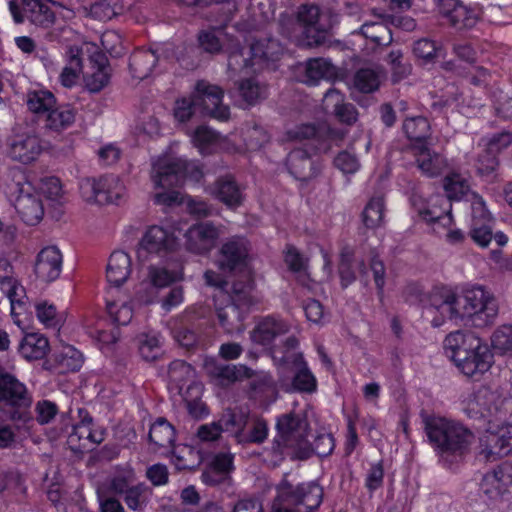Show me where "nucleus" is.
I'll use <instances>...</instances> for the list:
<instances>
[{"label":"nucleus","instance_id":"nucleus-12","mask_svg":"<svg viewBox=\"0 0 512 512\" xmlns=\"http://www.w3.org/2000/svg\"><path fill=\"white\" fill-rule=\"evenodd\" d=\"M249 253V242L244 237L233 236L227 239L219 250V268L225 272L242 270L248 264Z\"/></svg>","mask_w":512,"mask_h":512},{"label":"nucleus","instance_id":"nucleus-55","mask_svg":"<svg viewBox=\"0 0 512 512\" xmlns=\"http://www.w3.org/2000/svg\"><path fill=\"white\" fill-rule=\"evenodd\" d=\"M107 312L113 323L127 325L133 317L132 307L126 302H107Z\"/></svg>","mask_w":512,"mask_h":512},{"label":"nucleus","instance_id":"nucleus-45","mask_svg":"<svg viewBox=\"0 0 512 512\" xmlns=\"http://www.w3.org/2000/svg\"><path fill=\"white\" fill-rule=\"evenodd\" d=\"M444 189L449 200H461L472 193L468 181L456 173L446 176Z\"/></svg>","mask_w":512,"mask_h":512},{"label":"nucleus","instance_id":"nucleus-43","mask_svg":"<svg viewBox=\"0 0 512 512\" xmlns=\"http://www.w3.org/2000/svg\"><path fill=\"white\" fill-rule=\"evenodd\" d=\"M201 461L200 452L188 445H180L173 452V463L178 470H193Z\"/></svg>","mask_w":512,"mask_h":512},{"label":"nucleus","instance_id":"nucleus-39","mask_svg":"<svg viewBox=\"0 0 512 512\" xmlns=\"http://www.w3.org/2000/svg\"><path fill=\"white\" fill-rule=\"evenodd\" d=\"M148 438L155 448H167L175 441V429L165 418L160 417L150 426Z\"/></svg>","mask_w":512,"mask_h":512},{"label":"nucleus","instance_id":"nucleus-19","mask_svg":"<svg viewBox=\"0 0 512 512\" xmlns=\"http://www.w3.org/2000/svg\"><path fill=\"white\" fill-rule=\"evenodd\" d=\"M163 49H139L129 59V69L133 78L143 80L151 75L157 63L163 59Z\"/></svg>","mask_w":512,"mask_h":512},{"label":"nucleus","instance_id":"nucleus-8","mask_svg":"<svg viewBox=\"0 0 512 512\" xmlns=\"http://www.w3.org/2000/svg\"><path fill=\"white\" fill-rule=\"evenodd\" d=\"M12 173L13 183L9 185V190L15 195V209L27 225H36L44 215L42 200L21 170L15 169Z\"/></svg>","mask_w":512,"mask_h":512},{"label":"nucleus","instance_id":"nucleus-2","mask_svg":"<svg viewBox=\"0 0 512 512\" xmlns=\"http://www.w3.org/2000/svg\"><path fill=\"white\" fill-rule=\"evenodd\" d=\"M421 417L429 443L440 458L450 462L469 452L474 440L471 430L445 417L425 413Z\"/></svg>","mask_w":512,"mask_h":512},{"label":"nucleus","instance_id":"nucleus-22","mask_svg":"<svg viewBox=\"0 0 512 512\" xmlns=\"http://www.w3.org/2000/svg\"><path fill=\"white\" fill-rule=\"evenodd\" d=\"M416 158L417 167L428 176L435 177L440 175L447 166L446 159L439 153L432 151L428 144L411 145Z\"/></svg>","mask_w":512,"mask_h":512},{"label":"nucleus","instance_id":"nucleus-38","mask_svg":"<svg viewBox=\"0 0 512 512\" xmlns=\"http://www.w3.org/2000/svg\"><path fill=\"white\" fill-rule=\"evenodd\" d=\"M56 103V97L48 90H31L26 95V104L29 111L36 114L39 119H42Z\"/></svg>","mask_w":512,"mask_h":512},{"label":"nucleus","instance_id":"nucleus-52","mask_svg":"<svg viewBox=\"0 0 512 512\" xmlns=\"http://www.w3.org/2000/svg\"><path fill=\"white\" fill-rule=\"evenodd\" d=\"M173 337L181 347L190 350L199 344L200 333L194 326L181 324L173 329Z\"/></svg>","mask_w":512,"mask_h":512},{"label":"nucleus","instance_id":"nucleus-26","mask_svg":"<svg viewBox=\"0 0 512 512\" xmlns=\"http://www.w3.org/2000/svg\"><path fill=\"white\" fill-rule=\"evenodd\" d=\"M212 194L230 209H236L242 205L244 200L240 186L230 175L220 177L215 181Z\"/></svg>","mask_w":512,"mask_h":512},{"label":"nucleus","instance_id":"nucleus-32","mask_svg":"<svg viewBox=\"0 0 512 512\" xmlns=\"http://www.w3.org/2000/svg\"><path fill=\"white\" fill-rule=\"evenodd\" d=\"M76 110L70 105L57 104L42 118L44 128L53 132H61L75 122Z\"/></svg>","mask_w":512,"mask_h":512},{"label":"nucleus","instance_id":"nucleus-37","mask_svg":"<svg viewBox=\"0 0 512 512\" xmlns=\"http://www.w3.org/2000/svg\"><path fill=\"white\" fill-rule=\"evenodd\" d=\"M282 46L273 38L260 39L250 45L248 54H252L258 66L264 62L278 60L282 54Z\"/></svg>","mask_w":512,"mask_h":512},{"label":"nucleus","instance_id":"nucleus-59","mask_svg":"<svg viewBox=\"0 0 512 512\" xmlns=\"http://www.w3.org/2000/svg\"><path fill=\"white\" fill-rule=\"evenodd\" d=\"M492 346L500 353L512 354V325H503L493 333Z\"/></svg>","mask_w":512,"mask_h":512},{"label":"nucleus","instance_id":"nucleus-48","mask_svg":"<svg viewBox=\"0 0 512 512\" xmlns=\"http://www.w3.org/2000/svg\"><path fill=\"white\" fill-rule=\"evenodd\" d=\"M457 296L449 293L442 296L440 300L432 298L433 307L441 314L443 318L450 320L463 319L460 307L456 304Z\"/></svg>","mask_w":512,"mask_h":512},{"label":"nucleus","instance_id":"nucleus-35","mask_svg":"<svg viewBox=\"0 0 512 512\" xmlns=\"http://www.w3.org/2000/svg\"><path fill=\"white\" fill-rule=\"evenodd\" d=\"M254 290V282L250 277H246L245 280H236L232 284L231 293L226 294L219 292L217 296L223 300L234 302L242 309H249L254 304L252 292Z\"/></svg>","mask_w":512,"mask_h":512},{"label":"nucleus","instance_id":"nucleus-33","mask_svg":"<svg viewBox=\"0 0 512 512\" xmlns=\"http://www.w3.org/2000/svg\"><path fill=\"white\" fill-rule=\"evenodd\" d=\"M292 362L297 368L293 379V390L304 393H313L317 388V381L313 373L307 366L302 353L294 354Z\"/></svg>","mask_w":512,"mask_h":512},{"label":"nucleus","instance_id":"nucleus-40","mask_svg":"<svg viewBox=\"0 0 512 512\" xmlns=\"http://www.w3.org/2000/svg\"><path fill=\"white\" fill-rule=\"evenodd\" d=\"M125 187L116 175H105L101 177V190L99 204H118L123 198Z\"/></svg>","mask_w":512,"mask_h":512},{"label":"nucleus","instance_id":"nucleus-34","mask_svg":"<svg viewBox=\"0 0 512 512\" xmlns=\"http://www.w3.org/2000/svg\"><path fill=\"white\" fill-rule=\"evenodd\" d=\"M402 128L407 138L412 142V145L428 144L431 136V127L425 117H406Z\"/></svg>","mask_w":512,"mask_h":512},{"label":"nucleus","instance_id":"nucleus-61","mask_svg":"<svg viewBox=\"0 0 512 512\" xmlns=\"http://www.w3.org/2000/svg\"><path fill=\"white\" fill-rule=\"evenodd\" d=\"M413 52L416 57L428 62L440 56L442 48L432 40L420 39L414 43Z\"/></svg>","mask_w":512,"mask_h":512},{"label":"nucleus","instance_id":"nucleus-46","mask_svg":"<svg viewBox=\"0 0 512 512\" xmlns=\"http://www.w3.org/2000/svg\"><path fill=\"white\" fill-rule=\"evenodd\" d=\"M353 257L354 251L351 247L346 245L341 249L338 273L343 288L348 287L356 280V274L353 269Z\"/></svg>","mask_w":512,"mask_h":512},{"label":"nucleus","instance_id":"nucleus-17","mask_svg":"<svg viewBox=\"0 0 512 512\" xmlns=\"http://www.w3.org/2000/svg\"><path fill=\"white\" fill-rule=\"evenodd\" d=\"M456 366L467 377H478L489 370L493 362V355L487 347H480L467 353L461 351L458 359L454 361Z\"/></svg>","mask_w":512,"mask_h":512},{"label":"nucleus","instance_id":"nucleus-64","mask_svg":"<svg viewBox=\"0 0 512 512\" xmlns=\"http://www.w3.org/2000/svg\"><path fill=\"white\" fill-rule=\"evenodd\" d=\"M160 351L159 339L156 335L142 334L139 337V352L147 361L155 360Z\"/></svg>","mask_w":512,"mask_h":512},{"label":"nucleus","instance_id":"nucleus-14","mask_svg":"<svg viewBox=\"0 0 512 512\" xmlns=\"http://www.w3.org/2000/svg\"><path fill=\"white\" fill-rule=\"evenodd\" d=\"M286 166L289 173L298 181L308 182L321 171V163L306 149H293L286 158Z\"/></svg>","mask_w":512,"mask_h":512},{"label":"nucleus","instance_id":"nucleus-30","mask_svg":"<svg viewBox=\"0 0 512 512\" xmlns=\"http://www.w3.org/2000/svg\"><path fill=\"white\" fill-rule=\"evenodd\" d=\"M26 19L39 27L49 28L56 20L55 13L42 0H21Z\"/></svg>","mask_w":512,"mask_h":512},{"label":"nucleus","instance_id":"nucleus-57","mask_svg":"<svg viewBox=\"0 0 512 512\" xmlns=\"http://www.w3.org/2000/svg\"><path fill=\"white\" fill-rule=\"evenodd\" d=\"M450 25L458 30L470 29L477 23L476 16L466 6L460 4L454 9L450 19Z\"/></svg>","mask_w":512,"mask_h":512},{"label":"nucleus","instance_id":"nucleus-21","mask_svg":"<svg viewBox=\"0 0 512 512\" xmlns=\"http://www.w3.org/2000/svg\"><path fill=\"white\" fill-rule=\"evenodd\" d=\"M480 347H487V344L482 342V340L471 331H460L457 330L455 332H451L446 336L444 340V348L448 352H451V359L453 361L458 359V354L461 351L472 353V351L476 349H480Z\"/></svg>","mask_w":512,"mask_h":512},{"label":"nucleus","instance_id":"nucleus-29","mask_svg":"<svg viewBox=\"0 0 512 512\" xmlns=\"http://www.w3.org/2000/svg\"><path fill=\"white\" fill-rule=\"evenodd\" d=\"M131 273V259L124 251H114L108 261L106 277L110 284L121 286Z\"/></svg>","mask_w":512,"mask_h":512},{"label":"nucleus","instance_id":"nucleus-51","mask_svg":"<svg viewBox=\"0 0 512 512\" xmlns=\"http://www.w3.org/2000/svg\"><path fill=\"white\" fill-rule=\"evenodd\" d=\"M148 277L150 283L157 288H164L172 284L173 282L181 279L182 271L173 270L170 271L163 267L151 266L149 268Z\"/></svg>","mask_w":512,"mask_h":512},{"label":"nucleus","instance_id":"nucleus-28","mask_svg":"<svg viewBox=\"0 0 512 512\" xmlns=\"http://www.w3.org/2000/svg\"><path fill=\"white\" fill-rule=\"evenodd\" d=\"M217 421L222 433H230L237 443H239L240 433H242L249 424V412L241 408H228L223 411Z\"/></svg>","mask_w":512,"mask_h":512},{"label":"nucleus","instance_id":"nucleus-62","mask_svg":"<svg viewBox=\"0 0 512 512\" xmlns=\"http://www.w3.org/2000/svg\"><path fill=\"white\" fill-rule=\"evenodd\" d=\"M469 235L477 245L487 247L493 239L492 222L471 224Z\"/></svg>","mask_w":512,"mask_h":512},{"label":"nucleus","instance_id":"nucleus-5","mask_svg":"<svg viewBox=\"0 0 512 512\" xmlns=\"http://www.w3.org/2000/svg\"><path fill=\"white\" fill-rule=\"evenodd\" d=\"M32 396L26 386L14 375L5 376L0 382V413L4 419L28 424L33 420Z\"/></svg>","mask_w":512,"mask_h":512},{"label":"nucleus","instance_id":"nucleus-15","mask_svg":"<svg viewBox=\"0 0 512 512\" xmlns=\"http://www.w3.org/2000/svg\"><path fill=\"white\" fill-rule=\"evenodd\" d=\"M215 310L219 325L227 334L240 333L245 329L244 320L249 309L215 296Z\"/></svg>","mask_w":512,"mask_h":512},{"label":"nucleus","instance_id":"nucleus-18","mask_svg":"<svg viewBox=\"0 0 512 512\" xmlns=\"http://www.w3.org/2000/svg\"><path fill=\"white\" fill-rule=\"evenodd\" d=\"M62 270V254L56 246L43 248L37 255L34 266L36 276L43 282L56 280Z\"/></svg>","mask_w":512,"mask_h":512},{"label":"nucleus","instance_id":"nucleus-24","mask_svg":"<svg viewBox=\"0 0 512 512\" xmlns=\"http://www.w3.org/2000/svg\"><path fill=\"white\" fill-rule=\"evenodd\" d=\"M338 77V69L325 58H311L306 61L301 79L309 86L317 85L320 80H334Z\"/></svg>","mask_w":512,"mask_h":512},{"label":"nucleus","instance_id":"nucleus-42","mask_svg":"<svg viewBox=\"0 0 512 512\" xmlns=\"http://www.w3.org/2000/svg\"><path fill=\"white\" fill-rule=\"evenodd\" d=\"M268 436L267 422L256 415H249L248 427L240 433L239 444L241 443H257L265 441Z\"/></svg>","mask_w":512,"mask_h":512},{"label":"nucleus","instance_id":"nucleus-50","mask_svg":"<svg viewBox=\"0 0 512 512\" xmlns=\"http://www.w3.org/2000/svg\"><path fill=\"white\" fill-rule=\"evenodd\" d=\"M384 200L383 197H373L363 211V222L367 228L378 227L383 220Z\"/></svg>","mask_w":512,"mask_h":512},{"label":"nucleus","instance_id":"nucleus-25","mask_svg":"<svg viewBox=\"0 0 512 512\" xmlns=\"http://www.w3.org/2000/svg\"><path fill=\"white\" fill-rule=\"evenodd\" d=\"M289 325L280 318L267 316L255 326L251 332V339L260 345H269L277 336L286 334Z\"/></svg>","mask_w":512,"mask_h":512},{"label":"nucleus","instance_id":"nucleus-58","mask_svg":"<svg viewBox=\"0 0 512 512\" xmlns=\"http://www.w3.org/2000/svg\"><path fill=\"white\" fill-rule=\"evenodd\" d=\"M201 480L208 486L220 487L226 490L232 486V477L207 465L201 475Z\"/></svg>","mask_w":512,"mask_h":512},{"label":"nucleus","instance_id":"nucleus-31","mask_svg":"<svg viewBox=\"0 0 512 512\" xmlns=\"http://www.w3.org/2000/svg\"><path fill=\"white\" fill-rule=\"evenodd\" d=\"M175 245V237L160 226H152L144 235L141 246L149 253L168 251Z\"/></svg>","mask_w":512,"mask_h":512},{"label":"nucleus","instance_id":"nucleus-11","mask_svg":"<svg viewBox=\"0 0 512 512\" xmlns=\"http://www.w3.org/2000/svg\"><path fill=\"white\" fill-rule=\"evenodd\" d=\"M219 236L220 229L212 222H199L185 232L184 246L191 253L206 255L215 247Z\"/></svg>","mask_w":512,"mask_h":512},{"label":"nucleus","instance_id":"nucleus-3","mask_svg":"<svg viewBox=\"0 0 512 512\" xmlns=\"http://www.w3.org/2000/svg\"><path fill=\"white\" fill-rule=\"evenodd\" d=\"M202 177L203 172L195 162L181 158H159L153 163L151 178L156 188L166 190L155 194L154 202L167 206L182 203L181 193L171 188L183 185L186 179L199 182Z\"/></svg>","mask_w":512,"mask_h":512},{"label":"nucleus","instance_id":"nucleus-47","mask_svg":"<svg viewBox=\"0 0 512 512\" xmlns=\"http://www.w3.org/2000/svg\"><path fill=\"white\" fill-rule=\"evenodd\" d=\"M361 34L377 45H388L392 41L390 29L383 23H364L360 28Z\"/></svg>","mask_w":512,"mask_h":512},{"label":"nucleus","instance_id":"nucleus-13","mask_svg":"<svg viewBox=\"0 0 512 512\" xmlns=\"http://www.w3.org/2000/svg\"><path fill=\"white\" fill-rule=\"evenodd\" d=\"M41 152V141L32 132L15 133L8 140V155L14 161L30 164Z\"/></svg>","mask_w":512,"mask_h":512},{"label":"nucleus","instance_id":"nucleus-49","mask_svg":"<svg viewBox=\"0 0 512 512\" xmlns=\"http://www.w3.org/2000/svg\"><path fill=\"white\" fill-rule=\"evenodd\" d=\"M80 52L78 47L69 49V66L65 67L60 74L61 84L65 87H72L77 80L78 71L82 66Z\"/></svg>","mask_w":512,"mask_h":512},{"label":"nucleus","instance_id":"nucleus-36","mask_svg":"<svg viewBox=\"0 0 512 512\" xmlns=\"http://www.w3.org/2000/svg\"><path fill=\"white\" fill-rule=\"evenodd\" d=\"M48 350V339L37 333L25 335L18 347L19 353L29 361L44 358Z\"/></svg>","mask_w":512,"mask_h":512},{"label":"nucleus","instance_id":"nucleus-60","mask_svg":"<svg viewBox=\"0 0 512 512\" xmlns=\"http://www.w3.org/2000/svg\"><path fill=\"white\" fill-rule=\"evenodd\" d=\"M418 213L419 216L428 223H439L443 227L449 226L452 223L451 212L436 206L419 209Z\"/></svg>","mask_w":512,"mask_h":512},{"label":"nucleus","instance_id":"nucleus-10","mask_svg":"<svg viewBox=\"0 0 512 512\" xmlns=\"http://www.w3.org/2000/svg\"><path fill=\"white\" fill-rule=\"evenodd\" d=\"M199 111L221 121L228 120L230 109L222 104L224 91L217 85L210 84L205 80L196 83L195 91L192 94Z\"/></svg>","mask_w":512,"mask_h":512},{"label":"nucleus","instance_id":"nucleus-7","mask_svg":"<svg viewBox=\"0 0 512 512\" xmlns=\"http://www.w3.org/2000/svg\"><path fill=\"white\" fill-rule=\"evenodd\" d=\"M456 296V304L460 307L463 319L470 318L473 326L486 327L494 322L498 314V305L482 287L465 289L461 295Z\"/></svg>","mask_w":512,"mask_h":512},{"label":"nucleus","instance_id":"nucleus-56","mask_svg":"<svg viewBox=\"0 0 512 512\" xmlns=\"http://www.w3.org/2000/svg\"><path fill=\"white\" fill-rule=\"evenodd\" d=\"M238 90L242 98L248 104L256 103L260 98L264 97L265 94V88L260 86L259 83L251 77L240 81Z\"/></svg>","mask_w":512,"mask_h":512},{"label":"nucleus","instance_id":"nucleus-44","mask_svg":"<svg viewBox=\"0 0 512 512\" xmlns=\"http://www.w3.org/2000/svg\"><path fill=\"white\" fill-rule=\"evenodd\" d=\"M168 377L179 389L195 377L194 368L184 360H174L168 368Z\"/></svg>","mask_w":512,"mask_h":512},{"label":"nucleus","instance_id":"nucleus-16","mask_svg":"<svg viewBox=\"0 0 512 512\" xmlns=\"http://www.w3.org/2000/svg\"><path fill=\"white\" fill-rule=\"evenodd\" d=\"M205 370L210 379L221 387H227L240 379L252 376V370L245 365L223 364L215 360L205 362Z\"/></svg>","mask_w":512,"mask_h":512},{"label":"nucleus","instance_id":"nucleus-27","mask_svg":"<svg viewBox=\"0 0 512 512\" xmlns=\"http://www.w3.org/2000/svg\"><path fill=\"white\" fill-rule=\"evenodd\" d=\"M239 43L231 44L228 52V72L230 76H250L256 72L257 63L252 54H248Z\"/></svg>","mask_w":512,"mask_h":512},{"label":"nucleus","instance_id":"nucleus-6","mask_svg":"<svg viewBox=\"0 0 512 512\" xmlns=\"http://www.w3.org/2000/svg\"><path fill=\"white\" fill-rule=\"evenodd\" d=\"M277 492L271 512H301V506L306 508L305 512H313L322 502L321 489L312 483L293 486L283 480Z\"/></svg>","mask_w":512,"mask_h":512},{"label":"nucleus","instance_id":"nucleus-9","mask_svg":"<svg viewBox=\"0 0 512 512\" xmlns=\"http://www.w3.org/2000/svg\"><path fill=\"white\" fill-rule=\"evenodd\" d=\"M297 19L303 27L306 44L310 47L326 45L330 42L332 24L330 19L314 4L301 5Z\"/></svg>","mask_w":512,"mask_h":512},{"label":"nucleus","instance_id":"nucleus-1","mask_svg":"<svg viewBox=\"0 0 512 512\" xmlns=\"http://www.w3.org/2000/svg\"><path fill=\"white\" fill-rule=\"evenodd\" d=\"M463 409L470 419L488 425L479 439V460L495 462L512 451V424L504 425L512 416V398L482 386L464 400Z\"/></svg>","mask_w":512,"mask_h":512},{"label":"nucleus","instance_id":"nucleus-4","mask_svg":"<svg viewBox=\"0 0 512 512\" xmlns=\"http://www.w3.org/2000/svg\"><path fill=\"white\" fill-rule=\"evenodd\" d=\"M309 424L306 418L295 412L277 417V436L274 438L271 451L274 456H289L292 459L306 460L311 456L307 432Z\"/></svg>","mask_w":512,"mask_h":512},{"label":"nucleus","instance_id":"nucleus-63","mask_svg":"<svg viewBox=\"0 0 512 512\" xmlns=\"http://www.w3.org/2000/svg\"><path fill=\"white\" fill-rule=\"evenodd\" d=\"M199 111V107L194 101L193 95L188 98H182L176 101L174 107V116L179 122H187Z\"/></svg>","mask_w":512,"mask_h":512},{"label":"nucleus","instance_id":"nucleus-54","mask_svg":"<svg viewBox=\"0 0 512 512\" xmlns=\"http://www.w3.org/2000/svg\"><path fill=\"white\" fill-rule=\"evenodd\" d=\"M387 61L391 66L392 81L394 83L401 81L411 73L412 66L407 61H404L400 50H392L387 55Z\"/></svg>","mask_w":512,"mask_h":512},{"label":"nucleus","instance_id":"nucleus-41","mask_svg":"<svg viewBox=\"0 0 512 512\" xmlns=\"http://www.w3.org/2000/svg\"><path fill=\"white\" fill-rule=\"evenodd\" d=\"M382 78L380 70L361 68L353 76V87L360 93H373L379 89Z\"/></svg>","mask_w":512,"mask_h":512},{"label":"nucleus","instance_id":"nucleus-20","mask_svg":"<svg viewBox=\"0 0 512 512\" xmlns=\"http://www.w3.org/2000/svg\"><path fill=\"white\" fill-rule=\"evenodd\" d=\"M91 73L84 75L86 88L93 93L101 91L109 82L108 59L102 52L95 50L89 55Z\"/></svg>","mask_w":512,"mask_h":512},{"label":"nucleus","instance_id":"nucleus-53","mask_svg":"<svg viewBox=\"0 0 512 512\" xmlns=\"http://www.w3.org/2000/svg\"><path fill=\"white\" fill-rule=\"evenodd\" d=\"M499 166L497 154L487 148L478 155L476 160V170L481 177L493 179Z\"/></svg>","mask_w":512,"mask_h":512},{"label":"nucleus","instance_id":"nucleus-23","mask_svg":"<svg viewBox=\"0 0 512 512\" xmlns=\"http://www.w3.org/2000/svg\"><path fill=\"white\" fill-rule=\"evenodd\" d=\"M509 470L508 464H502L484 475L480 488L488 498L496 499L506 491L507 486L512 483Z\"/></svg>","mask_w":512,"mask_h":512}]
</instances>
